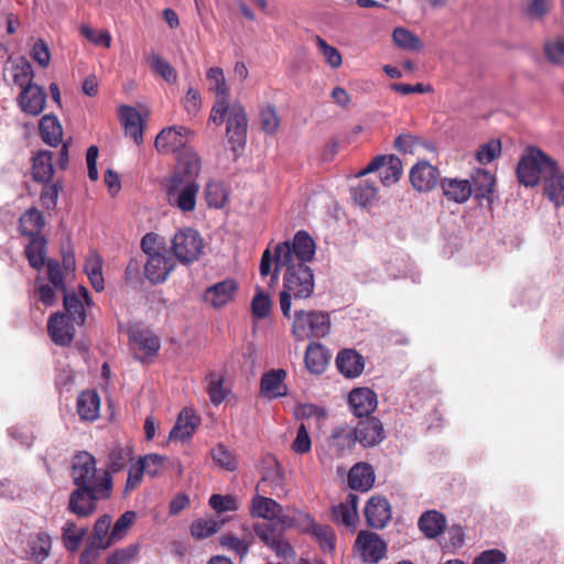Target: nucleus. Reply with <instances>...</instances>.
I'll use <instances>...</instances> for the list:
<instances>
[{
    "mask_svg": "<svg viewBox=\"0 0 564 564\" xmlns=\"http://www.w3.org/2000/svg\"><path fill=\"white\" fill-rule=\"evenodd\" d=\"M204 247V240L199 232L193 228L178 230L172 240L174 257L182 263L196 261Z\"/></svg>",
    "mask_w": 564,
    "mask_h": 564,
    "instance_id": "nucleus-7",
    "label": "nucleus"
},
{
    "mask_svg": "<svg viewBox=\"0 0 564 564\" xmlns=\"http://www.w3.org/2000/svg\"><path fill=\"white\" fill-rule=\"evenodd\" d=\"M129 339L135 358L142 362H150L161 347L160 338L150 329L133 328L129 333Z\"/></svg>",
    "mask_w": 564,
    "mask_h": 564,
    "instance_id": "nucleus-11",
    "label": "nucleus"
},
{
    "mask_svg": "<svg viewBox=\"0 0 564 564\" xmlns=\"http://www.w3.org/2000/svg\"><path fill=\"white\" fill-rule=\"evenodd\" d=\"M392 37L395 45L402 50L419 52L423 47L421 40L404 28L394 29Z\"/></svg>",
    "mask_w": 564,
    "mask_h": 564,
    "instance_id": "nucleus-48",
    "label": "nucleus"
},
{
    "mask_svg": "<svg viewBox=\"0 0 564 564\" xmlns=\"http://www.w3.org/2000/svg\"><path fill=\"white\" fill-rule=\"evenodd\" d=\"M330 359L329 351L319 343H311L305 351V366L312 373L319 375L325 371Z\"/></svg>",
    "mask_w": 564,
    "mask_h": 564,
    "instance_id": "nucleus-31",
    "label": "nucleus"
},
{
    "mask_svg": "<svg viewBox=\"0 0 564 564\" xmlns=\"http://www.w3.org/2000/svg\"><path fill=\"white\" fill-rule=\"evenodd\" d=\"M443 195L451 202L463 204L473 194V186L468 180L444 178L441 181Z\"/></svg>",
    "mask_w": 564,
    "mask_h": 564,
    "instance_id": "nucleus-27",
    "label": "nucleus"
},
{
    "mask_svg": "<svg viewBox=\"0 0 564 564\" xmlns=\"http://www.w3.org/2000/svg\"><path fill=\"white\" fill-rule=\"evenodd\" d=\"M93 304L88 290L83 285H78L77 291H73V323L83 325L86 321L85 306L89 307Z\"/></svg>",
    "mask_w": 564,
    "mask_h": 564,
    "instance_id": "nucleus-42",
    "label": "nucleus"
},
{
    "mask_svg": "<svg viewBox=\"0 0 564 564\" xmlns=\"http://www.w3.org/2000/svg\"><path fill=\"white\" fill-rule=\"evenodd\" d=\"M238 284L232 279H226L208 288L204 300L216 308H220L234 300Z\"/></svg>",
    "mask_w": 564,
    "mask_h": 564,
    "instance_id": "nucleus-22",
    "label": "nucleus"
},
{
    "mask_svg": "<svg viewBox=\"0 0 564 564\" xmlns=\"http://www.w3.org/2000/svg\"><path fill=\"white\" fill-rule=\"evenodd\" d=\"M91 286L95 291L100 292L105 289V280L102 275V259L99 254H90L84 265Z\"/></svg>",
    "mask_w": 564,
    "mask_h": 564,
    "instance_id": "nucleus-43",
    "label": "nucleus"
},
{
    "mask_svg": "<svg viewBox=\"0 0 564 564\" xmlns=\"http://www.w3.org/2000/svg\"><path fill=\"white\" fill-rule=\"evenodd\" d=\"M380 170V181L384 186L397 183L402 175L403 166L401 160L395 155H378L358 173V176Z\"/></svg>",
    "mask_w": 564,
    "mask_h": 564,
    "instance_id": "nucleus-12",
    "label": "nucleus"
},
{
    "mask_svg": "<svg viewBox=\"0 0 564 564\" xmlns=\"http://www.w3.org/2000/svg\"><path fill=\"white\" fill-rule=\"evenodd\" d=\"M100 398L96 391L87 390L77 398V413L83 421L94 422L99 417Z\"/></svg>",
    "mask_w": 564,
    "mask_h": 564,
    "instance_id": "nucleus-33",
    "label": "nucleus"
},
{
    "mask_svg": "<svg viewBox=\"0 0 564 564\" xmlns=\"http://www.w3.org/2000/svg\"><path fill=\"white\" fill-rule=\"evenodd\" d=\"M29 545L32 558L36 562H42L50 555L52 541L50 535L44 532H39L31 536Z\"/></svg>",
    "mask_w": 564,
    "mask_h": 564,
    "instance_id": "nucleus-47",
    "label": "nucleus"
},
{
    "mask_svg": "<svg viewBox=\"0 0 564 564\" xmlns=\"http://www.w3.org/2000/svg\"><path fill=\"white\" fill-rule=\"evenodd\" d=\"M7 68L11 72L13 83L21 89L33 84L34 72L31 63L24 56L9 57Z\"/></svg>",
    "mask_w": 564,
    "mask_h": 564,
    "instance_id": "nucleus-26",
    "label": "nucleus"
},
{
    "mask_svg": "<svg viewBox=\"0 0 564 564\" xmlns=\"http://www.w3.org/2000/svg\"><path fill=\"white\" fill-rule=\"evenodd\" d=\"M39 131L42 140L51 147H57L62 142L63 129L55 116L46 115L42 117Z\"/></svg>",
    "mask_w": 564,
    "mask_h": 564,
    "instance_id": "nucleus-39",
    "label": "nucleus"
},
{
    "mask_svg": "<svg viewBox=\"0 0 564 564\" xmlns=\"http://www.w3.org/2000/svg\"><path fill=\"white\" fill-rule=\"evenodd\" d=\"M544 192L556 207L564 205V172L558 170L557 164L555 171L544 182Z\"/></svg>",
    "mask_w": 564,
    "mask_h": 564,
    "instance_id": "nucleus-40",
    "label": "nucleus"
},
{
    "mask_svg": "<svg viewBox=\"0 0 564 564\" xmlns=\"http://www.w3.org/2000/svg\"><path fill=\"white\" fill-rule=\"evenodd\" d=\"M446 518L437 510H427L423 512L417 521L419 529L429 539H435L446 529Z\"/></svg>",
    "mask_w": 564,
    "mask_h": 564,
    "instance_id": "nucleus-29",
    "label": "nucleus"
},
{
    "mask_svg": "<svg viewBox=\"0 0 564 564\" xmlns=\"http://www.w3.org/2000/svg\"><path fill=\"white\" fill-rule=\"evenodd\" d=\"M54 173L53 155L50 151H40L33 158L32 175L33 178L41 183L51 181Z\"/></svg>",
    "mask_w": 564,
    "mask_h": 564,
    "instance_id": "nucleus-41",
    "label": "nucleus"
},
{
    "mask_svg": "<svg viewBox=\"0 0 564 564\" xmlns=\"http://www.w3.org/2000/svg\"><path fill=\"white\" fill-rule=\"evenodd\" d=\"M118 118L124 128L126 135L132 138L138 145L143 143L144 123L139 111L134 107L121 105L118 109Z\"/></svg>",
    "mask_w": 564,
    "mask_h": 564,
    "instance_id": "nucleus-21",
    "label": "nucleus"
},
{
    "mask_svg": "<svg viewBox=\"0 0 564 564\" xmlns=\"http://www.w3.org/2000/svg\"><path fill=\"white\" fill-rule=\"evenodd\" d=\"M47 279L58 292L63 293V307L66 312L70 311V292L65 284L63 268L57 260L48 259L46 262Z\"/></svg>",
    "mask_w": 564,
    "mask_h": 564,
    "instance_id": "nucleus-35",
    "label": "nucleus"
},
{
    "mask_svg": "<svg viewBox=\"0 0 564 564\" xmlns=\"http://www.w3.org/2000/svg\"><path fill=\"white\" fill-rule=\"evenodd\" d=\"M355 547L367 563H378L387 552V544L375 532L360 531L355 541Z\"/></svg>",
    "mask_w": 564,
    "mask_h": 564,
    "instance_id": "nucleus-13",
    "label": "nucleus"
},
{
    "mask_svg": "<svg viewBox=\"0 0 564 564\" xmlns=\"http://www.w3.org/2000/svg\"><path fill=\"white\" fill-rule=\"evenodd\" d=\"M543 51L545 57L552 64H563L564 63V37H557L554 40L545 41L543 45Z\"/></svg>",
    "mask_w": 564,
    "mask_h": 564,
    "instance_id": "nucleus-59",
    "label": "nucleus"
},
{
    "mask_svg": "<svg viewBox=\"0 0 564 564\" xmlns=\"http://www.w3.org/2000/svg\"><path fill=\"white\" fill-rule=\"evenodd\" d=\"M501 153V142L499 140H490L482 144L476 152V160L480 164H488L497 159Z\"/></svg>",
    "mask_w": 564,
    "mask_h": 564,
    "instance_id": "nucleus-61",
    "label": "nucleus"
},
{
    "mask_svg": "<svg viewBox=\"0 0 564 564\" xmlns=\"http://www.w3.org/2000/svg\"><path fill=\"white\" fill-rule=\"evenodd\" d=\"M69 312H55L47 321V334L51 340L58 346L70 345V315Z\"/></svg>",
    "mask_w": 564,
    "mask_h": 564,
    "instance_id": "nucleus-19",
    "label": "nucleus"
},
{
    "mask_svg": "<svg viewBox=\"0 0 564 564\" xmlns=\"http://www.w3.org/2000/svg\"><path fill=\"white\" fill-rule=\"evenodd\" d=\"M259 122L261 130L267 134H274L280 127V118L272 105H267L260 109Z\"/></svg>",
    "mask_w": 564,
    "mask_h": 564,
    "instance_id": "nucleus-51",
    "label": "nucleus"
},
{
    "mask_svg": "<svg viewBox=\"0 0 564 564\" xmlns=\"http://www.w3.org/2000/svg\"><path fill=\"white\" fill-rule=\"evenodd\" d=\"M248 117L245 107L235 102L230 105L226 120V135L234 152L245 148L247 141Z\"/></svg>",
    "mask_w": 564,
    "mask_h": 564,
    "instance_id": "nucleus-8",
    "label": "nucleus"
},
{
    "mask_svg": "<svg viewBox=\"0 0 564 564\" xmlns=\"http://www.w3.org/2000/svg\"><path fill=\"white\" fill-rule=\"evenodd\" d=\"M365 516L370 527L383 529L392 518L388 499L381 496L371 497L365 507Z\"/></svg>",
    "mask_w": 564,
    "mask_h": 564,
    "instance_id": "nucleus-18",
    "label": "nucleus"
},
{
    "mask_svg": "<svg viewBox=\"0 0 564 564\" xmlns=\"http://www.w3.org/2000/svg\"><path fill=\"white\" fill-rule=\"evenodd\" d=\"M198 192L197 181H182L178 175L171 176L166 185L170 205L177 207L183 213H189L196 208Z\"/></svg>",
    "mask_w": 564,
    "mask_h": 564,
    "instance_id": "nucleus-6",
    "label": "nucleus"
},
{
    "mask_svg": "<svg viewBox=\"0 0 564 564\" xmlns=\"http://www.w3.org/2000/svg\"><path fill=\"white\" fill-rule=\"evenodd\" d=\"M495 185V176L486 170H477L473 175V193L477 199H487L490 203Z\"/></svg>",
    "mask_w": 564,
    "mask_h": 564,
    "instance_id": "nucleus-38",
    "label": "nucleus"
},
{
    "mask_svg": "<svg viewBox=\"0 0 564 564\" xmlns=\"http://www.w3.org/2000/svg\"><path fill=\"white\" fill-rule=\"evenodd\" d=\"M174 259L166 251L154 252V254L148 257L144 267L145 278L153 284L163 283L174 270Z\"/></svg>",
    "mask_w": 564,
    "mask_h": 564,
    "instance_id": "nucleus-16",
    "label": "nucleus"
},
{
    "mask_svg": "<svg viewBox=\"0 0 564 564\" xmlns=\"http://www.w3.org/2000/svg\"><path fill=\"white\" fill-rule=\"evenodd\" d=\"M205 196L208 206L220 208L225 205L227 197L220 183L209 182L205 188Z\"/></svg>",
    "mask_w": 564,
    "mask_h": 564,
    "instance_id": "nucleus-62",
    "label": "nucleus"
},
{
    "mask_svg": "<svg viewBox=\"0 0 564 564\" xmlns=\"http://www.w3.org/2000/svg\"><path fill=\"white\" fill-rule=\"evenodd\" d=\"M310 535L318 543L324 553H332L335 550L336 534L330 525L317 523Z\"/></svg>",
    "mask_w": 564,
    "mask_h": 564,
    "instance_id": "nucleus-46",
    "label": "nucleus"
},
{
    "mask_svg": "<svg viewBox=\"0 0 564 564\" xmlns=\"http://www.w3.org/2000/svg\"><path fill=\"white\" fill-rule=\"evenodd\" d=\"M440 178V171L426 161L417 162L410 171V181L419 192L433 189Z\"/></svg>",
    "mask_w": 564,
    "mask_h": 564,
    "instance_id": "nucleus-20",
    "label": "nucleus"
},
{
    "mask_svg": "<svg viewBox=\"0 0 564 564\" xmlns=\"http://www.w3.org/2000/svg\"><path fill=\"white\" fill-rule=\"evenodd\" d=\"M110 524L111 517L109 514L100 517L95 523L90 543L104 550L109 547L113 543L111 532L109 533Z\"/></svg>",
    "mask_w": 564,
    "mask_h": 564,
    "instance_id": "nucleus-44",
    "label": "nucleus"
},
{
    "mask_svg": "<svg viewBox=\"0 0 564 564\" xmlns=\"http://www.w3.org/2000/svg\"><path fill=\"white\" fill-rule=\"evenodd\" d=\"M336 366L345 377L357 378L364 371L365 360L355 349H344L337 355Z\"/></svg>",
    "mask_w": 564,
    "mask_h": 564,
    "instance_id": "nucleus-25",
    "label": "nucleus"
},
{
    "mask_svg": "<svg viewBox=\"0 0 564 564\" xmlns=\"http://www.w3.org/2000/svg\"><path fill=\"white\" fill-rule=\"evenodd\" d=\"M354 430L355 437L362 447H373L386 437L382 422L375 416L361 417Z\"/></svg>",
    "mask_w": 564,
    "mask_h": 564,
    "instance_id": "nucleus-14",
    "label": "nucleus"
},
{
    "mask_svg": "<svg viewBox=\"0 0 564 564\" xmlns=\"http://www.w3.org/2000/svg\"><path fill=\"white\" fill-rule=\"evenodd\" d=\"M194 132L183 126L164 128L155 138L154 147L160 153H175L186 151L187 144L193 139Z\"/></svg>",
    "mask_w": 564,
    "mask_h": 564,
    "instance_id": "nucleus-9",
    "label": "nucleus"
},
{
    "mask_svg": "<svg viewBox=\"0 0 564 564\" xmlns=\"http://www.w3.org/2000/svg\"><path fill=\"white\" fill-rule=\"evenodd\" d=\"M375 479V470L368 463H357L348 473V485L352 490L366 492L372 488Z\"/></svg>",
    "mask_w": 564,
    "mask_h": 564,
    "instance_id": "nucleus-24",
    "label": "nucleus"
},
{
    "mask_svg": "<svg viewBox=\"0 0 564 564\" xmlns=\"http://www.w3.org/2000/svg\"><path fill=\"white\" fill-rule=\"evenodd\" d=\"M286 372L283 369L270 370L265 372L260 382L261 392L269 398H279L288 393L284 384Z\"/></svg>",
    "mask_w": 564,
    "mask_h": 564,
    "instance_id": "nucleus-30",
    "label": "nucleus"
},
{
    "mask_svg": "<svg viewBox=\"0 0 564 564\" xmlns=\"http://www.w3.org/2000/svg\"><path fill=\"white\" fill-rule=\"evenodd\" d=\"M45 221L43 214L35 207L28 209L19 219V231L29 239L43 236Z\"/></svg>",
    "mask_w": 564,
    "mask_h": 564,
    "instance_id": "nucleus-32",
    "label": "nucleus"
},
{
    "mask_svg": "<svg viewBox=\"0 0 564 564\" xmlns=\"http://www.w3.org/2000/svg\"><path fill=\"white\" fill-rule=\"evenodd\" d=\"M356 432L352 426L344 424L332 431L328 445L335 451L337 456L344 455L346 451H350L357 443Z\"/></svg>",
    "mask_w": 564,
    "mask_h": 564,
    "instance_id": "nucleus-28",
    "label": "nucleus"
},
{
    "mask_svg": "<svg viewBox=\"0 0 564 564\" xmlns=\"http://www.w3.org/2000/svg\"><path fill=\"white\" fill-rule=\"evenodd\" d=\"M132 459V448L116 446L109 454L108 467L111 473L122 470L127 464Z\"/></svg>",
    "mask_w": 564,
    "mask_h": 564,
    "instance_id": "nucleus-52",
    "label": "nucleus"
},
{
    "mask_svg": "<svg viewBox=\"0 0 564 564\" xmlns=\"http://www.w3.org/2000/svg\"><path fill=\"white\" fill-rule=\"evenodd\" d=\"M315 43H316L321 54L323 55L325 62L332 68H338L343 64L341 54L335 46L329 45L319 35L315 36Z\"/></svg>",
    "mask_w": 564,
    "mask_h": 564,
    "instance_id": "nucleus-57",
    "label": "nucleus"
},
{
    "mask_svg": "<svg viewBox=\"0 0 564 564\" xmlns=\"http://www.w3.org/2000/svg\"><path fill=\"white\" fill-rule=\"evenodd\" d=\"M283 290L280 293V307L283 316H291V300L307 299L314 291V274L307 264H283Z\"/></svg>",
    "mask_w": 564,
    "mask_h": 564,
    "instance_id": "nucleus-1",
    "label": "nucleus"
},
{
    "mask_svg": "<svg viewBox=\"0 0 564 564\" xmlns=\"http://www.w3.org/2000/svg\"><path fill=\"white\" fill-rule=\"evenodd\" d=\"M140 553V545L138 543L130 544L112 552L106 564H132Z\"/></svg>",
    "mask_w": 564,
    "mask_h": 564,
    "instance_id": "nucleus-55",
    "label": "nucleus"
},
{
    "mask_svg": "<svg viewBox=\"0 0 564 564\" xmlns=\"http://www.w3.org/2000/svg\"><path fill=\"white\" fill-rule=\"evenodd\" d=\"M219 530V523L213 519H197L191 525V533L197 540L212 536Z\"/></svg>",
    "mask_w": 564,
    "mask_h": 564,
    "instance_id": "nucleus-58",
    "label": "nucleus"
},
{
    "mask_svg": "<svg viewBox=\"0 0 564 564\" xmlns=\"http://www.w3.org/2000/svg\"><path fill=\"white\" fill-rule=\"evenodd\" d=\"M272 302L268 294L258 289L251 301V311L254 317L262 319L267 317L271 311Z\"/></svg>",
    "mask_w": 564,
    "mask_h": 564,
    "instance_id": "nucleus-60",
    "label": "nucleus"
},
{
    "mask_svg": "<svg viewBox=\"0 0 564 564\" xmlns=\"http://www.w3.org/2000/svg\"><path fill=\"white\" fill-rule=\"evenodd\" d=\"M46 245L47 241L44 236L30 239L25 246L24 254L31 268L41 270L47 262L46 259Z\"/></svg>",
    "mask_w": 564,
    "mask_h": 564,
    "instance_id": "nucleus-37",
    "label": "nucleus"
},
{
    "mask_svg": "<svg viewBox=\"0 0 564 564\" xmlns=\"http://www.w3.org/2000/svg\"><path fill=\"white\" fill-rule=\"evenodd\" d=\"M96 474V459L90 453L83 451L73 456V482L77 487H98L101 476Z\"/></svg>",
    "mask_w": 564,
    "mask_h": 564,
    "instance_id": "nucleus-10",
    "label": "nucleus"
},
{
    "mask_svg": "<svg viewBox=\"0 0 564 564\" xmlns=\"http://www.w3.org/2000/svg\"><path fill=\"white\" fill-rule=\"evenodd\" d=\"M256 535L267 545L271 546L276 543L283 534L282 530L278 529L271 522H259L253 525Z\"/></svg>",
    "mask_w": 564,
    "mask_h": 564,
    "instance_id": "nucleus-56",
    "label": "nucleus"
},
{
    "mask_svg": "<svg viewBox=\"0 0 564 564\" xmlns=\"http://www.w3.org/2000/svg\"><path fill=\"white\" fill-rule=\"evenodd\" d=\"M31 58L42 68H46L51 62V53L47 44L42 39H36L30 50Z\"/></svg>",
    "mask_w": 564,
    "mask_h": 564,
    "instance_id": "nucleus-64",
    "label": "nucleus"
},
{
    "mask_svg": "<svg viewBox=\"0 0 564 564\" xmlns=\"http://www.w3.org/2000/svg\"><path fill=\"white\" fill-rule=\"evenodd\" d=\"M330 329L328 314L316 311H296L292 325V335L297 341L325 337Z\"/></svg>",
    "mask_w": 564,
    "mask_h": 564,
    "instance_id": "nucleus-4",
    "label": "nucleus"
},
{
    "mask_svg": "<svg viewBox=\"0 0 564 564\" xmlns=\"http://www.w3.org/2000/svg\"><path fill=\"white\" fill-rule=\"evenodd\" d=\"M283 510V507L274 499L256 495L250 502V514L253 518L274 520L275 516Z\"/></svg>",
    "mask_w": 564,
    "mask_h": 564,
    "instance_id": "nucleus-34",
    "label": "nucleus"
},
{
    "mask_svg": "<svg viewBox=\"0 0 564 564\" xmlns=\"http://www.w3.org/2000/svg\"><path fill=\"white\" fill-rule=\"evenodd\" d=\"M212 457L214 462L220 467L227 470H235L237 468V462L232 453L223 444H218L212 451Z\"/></svg>",
    "mask_w": 564,
    "mask_h": 564,
    "instance_id": "nucleus-63",
    "label": "nucleus"
},
{
    "mask_svg": "<svg viewBox=\"0 0 564 564\" xmlns=\"http://www.w3.org/2000/svg\"><path fill=\"white\" fill-rule=\"evenodd\" d=\"M18 104L23 112L39 116L45 108L46 93L42 86L31 84L21 89Z\"/></svg>",
    "mask_w": 564,
    "mask_h": 564,
    "instance_id": "nucleus-17",
    "label": "nucleus"
},
{
    "mask_svg": "<svg viewBox=\"0 0 564 564\" xmlns=\"http://www.w3.org/2000/svg\"><path fill=\"white\" fill-rule=\"evenodd\" d=\"M556 161L541 149L531 147L521 156L517 165V177L520 184L533 187L555 171Z\"/></svg>",
    "mask_w": 564,
    "mask_h": 564,
    "instance_id": "nucleus-2",
    "label": "nucleus"
},
{
    "mask_svg": "<svg viewBox=\"0 0 564 564\" xmlns=\"http://www.w3.org/2000/svg\"><path fill=\"white\" fill-rule=\"evenodd\" d=\"M314 254V240L306 231L300 230L291 241L281 242L275 247V269H282L283 264H307V262L313 259Z\"/></svg>",
    "mask_w": 564,
    "mask_h": 564,
    "instance_id": "nucleus-3",
    "label": "nucleus"
},
{
    "mask_svg": "<svg viewBox=\"0 0 564 564\" xmlns=\"http://www.w3.org/2000/svg\"><path fill=\"white\" fill-rule=\"evenodd\" d=\"M206 78L210 84V89L215 93L216 98H229V88L225 78L223 68L210 67L206 73Z\"/></svg>",
    "mask_w": 564,
    "mask_h": 564,
    "instance_id": "nucleus-50",
    "label": "nucleus"
},
{
    "mask_svg": "<svg viewBox=\"0 0 564 564\" xmlns=\"http://www.w3.org/2000/svg\"><path fill=\"white\" fill-rule=\"evenodd\" d=\"M112 492V477L109 471H104L98 487H77L73 491V513L87 517L96 510L99 499H108Z\"/></svg>",
    "mask_w": 564,
    "mask_h": 564,
    "instance_id": "nucleus-5",
    "label": "nucleus"
},
{
    "mask_svg": "<svg viewBox=\"0 0 564 564\" xmlns=\"http://www.w3.org/2000/svg\"><path fill=\"white\" fill-rule=\"evenodd\" d=\"M348 404L355 416H371L378 406L377 393L367 387L355 388L348 394Z\"/></svg>",
    "mask_w": 564,
    "mask_h": 564,
    "instance_id": "nucleus-15",
    "label": "nucleus"
},
{
    "mask_svg": "<svg viewBox=\"0 0 564 564\" xmlns=\"http://www.w3.org/2000/svg\"><path fill=\"white\" fill-rule=\"evenodd\" d=\"M200 170L202 163L198 154L192 151H185L172 176L178 175L182 181H196Z\"/></svg>",
    "mask_w": 564,
    "mask_h": 564,
    "instance_id": "nucleus-36",
    "label": "nucleus"
},
{
    "mask_svg": "<svg viewBox=\"0 0 564 564\" xmlns=\"http://www.w3.org/2000/svg\"><path fill=\"white\" fill-rule=\"evenodd\" d=\"M465 544V531L459 524H453L447 529V538L442 544V549L447 553H455Z\"/></svg>",
    "mask_w": 564,
    "mask_h": 564,
    "instance_id": "nucleus-53",
    "label": "nucleus"
},
{
    "mask_svg": "<svg viewBox=\"0 0 564 564\" xmlns=\"http://www.w3.org/2000/svg\"><path fill=\"white\" fill-rule=\"evenodd\" d=\"M135 520L137 512L131 510L126 511L118 518L111 529V539L113 543L122 540L127 535Z\"/></svg>",
    "mask_w": 564,
    "mask_h": 564,
    "instance_id": "nucleus-54",
    "label": "nucleus"
},
{
    "mask_svg": "<svg viewBox=\"0 0 564 564\" xmlns=\"http://www.w3.org/2000/svg\"><path fill=\"white\" fill-rule=\"evenodd\" d=\"M151 70L169 84H175L177 73L175 68L160 54L151 53L149 56Z\"/></svg>",
    "mask_w": 564,
    "mask_h": 564,
    "instance_id": "nucleus-45",
    "label": "nucleus"
},
{
    "mask_svg": "<svg viewBox=\"0 0 564 564\" xmlns=\"http://www.w3.org/2000/svg\"><path fill=\"white\" fill-rule=\"evenodd\" d=\"M377 187L373 182L361 181L357 186L352 187L351 195L356 204L366 207L371 205L377 197Z\"/></svg>",
    "mask_w": 564,
    "mask_h": 564,
    "instance_id": "nucleus-49",
    "label": "nucleus"
},
{
    "mask_svg": "<svg viewBox=\"0 0 564 564\" xmlns=\"http://www.w3.org/2000/svg\"><path fill=\"white\" fill-rule=\"evenodd\" d=\"M200 424V419L192 409H183L174 427L170 432L171 440H188Z\"/></svg>",
    "mask_w": 564,
    "mask_h": 564,
    "instance_id": "nucleus-23",
    "label": "nucleus"
}]
</instances>
